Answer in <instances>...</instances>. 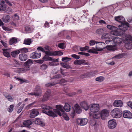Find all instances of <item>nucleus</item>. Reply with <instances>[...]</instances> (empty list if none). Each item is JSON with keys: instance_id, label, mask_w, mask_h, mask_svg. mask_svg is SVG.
Masks as SVG:
<instances>
[{"instance_id": "f257e3e1", "label": "nucleus", "mask_w": 132, "mask_h": 132, "mask_svg": "<svg viewBox=\"0 0 132 132\" xmlns=\"http://www.w3.org/2000/svg\"><path fill=\"white\" fill-rule=\"evenodd\" d=\"M42 107L43 109L42 111L43 112L50 117H52L53 118L57 117V116L56 114L61 116H62V114L61 112L63 114L64 112L63 107L61 105H56L55 106L56 109H53V111L51 110L52 109L51 107L45 105H42Z\"/></svg>"}, {"instance_id": "f03ea898", "label": "nucleus", "mask_w": 132, "mask_h": 132, "mask_svg": "<svg viewBox=\"0 0 132 132\" xmlns=\"http://www.w3.org/2000/svg\"><path fill=\"white\" fill-rule=\"evenodd\" d=\"M109 115V112L106 109L102 110L100 113H94L92 115V117L95 119H98L100 117L103 120H104Z\"/></svg>"}, {"instance_id": "7ed1b4c3", "label": "nucleus", "mask_w": 132, "mask_h": 132, "mask_svg": "<svg viewBox=\"0 0 132 132\" xmlns=\"http://www.w3.org/2000/svg\"><path fill=\"white\" fill-rule=\"evenodd\" d=\"M124 42L125 43V46L127 49L130 50L132 48V37L131 36L127 35Z\"/></svg>"}, {"instance_id": "20e7f679", "label": "nucleus", "mask_w": 132, "mask_h": 132, "mask_svg": "<svg viewBox=\"0 0 132 132\" xmlns=\"http://www.w3.org/2000/svg\"><path fill=\"white\" fill-rule=\"evenodd\" d=\"M110 114L113 118H119L122 116V113L120 109L118 108H115L111 111Z\"/></svg>"}, {"instance_id": "39448f33", "label": "nucleus", "mask_w": 132, "mask_h": 132, "mask_svg": "<svg viewBox=\"0 0 132 132\" xmlns=\"http://www.w3.org/2000/svg\"><path fill=\"white\" fill-rule=\"evenodd\" d=\"M33 63L32 60L31 59H28L27 61L25 62L23 65L26 67H24L23 69V71H26L30 69V67L31 64Z\"/></svg>"}, {"instance_id": "423d86ee", "label": "nucleus", "mask_w": 132, "mask_h": 132, "mask_svg": "<svg viewBox=\"0 0 132 132\" xmlns=\"http://www.w3.org/2000/svg\"><path fill=\"white\" fill-rule=\"evenodd\" d=\"M119 29L125 32L129 27V24L127 22H125L120 25L118 26Z\"/></svg>"}, {"instance_id": "0eeeda50", "label": "nucleus", "mask_w": 132, "mask_h": 132, "mask_svg": "<svg viewBox=\"0 0 132 132\" xmlns=\"http://www.w3.org/2000/svg\"><path fill=\"white\" fill-rule=\"evenodd\" d=\"M96 48L98 51H101L105 48L106 47L104 43L97 42L96 44Z\"/></svg>"}, {"instance_id": "6e6552de", "label": "nucleus", "mask_w": 132, "mask_h": 132, "mask_svg": "<svg viewBox=\"0 0 132 132\" xmlns=\"http://www.w3.org/2000/svg\"><path fill=\"white\" fill-rule=\"evenodd\" d=\"M90 110L91 112L95 113L97 112L99 110V105L98 104H91Z\"/></svg>"}, {"instance_id": "1a4fd4ad", "label": "nucleus", "mask_w": 132, "mask_h": 132, "mask_svg": "<svg viewBox=\"0 0 132 132\" xmlns=\"http://www.w3.org/2000/svg\"><path fill=\"white\" fill-rule=\"evenodd\" d=\"M51 92L50 91H47L45 93L43 97L40 99V101L43 102L47 101L48 100L51 96Z\"/></svg>"}, {"instance_id": "9d476101", "label": "nucleus", "mask_w": 132, "mask_h": 132, "mask_svg": "<svg viewBox=\"0 0 132 132\" xmlns=\"http://www.w3.org/2000/svg\"><path fill=\"white\" fill-rule=\"evenodd\" d=\"M77 122L78 125L81 126H84L87 123L88 120L86 118H78L77 119Z\"/></svg>"}, {"instance_id": "9b49d317", "label": "nucleus", "mask_w": 132, "mask_h": 132, "mask_svg": "<svg viewBox=\"0 0 132 132\" xmlns=\"http://www.w3.org/2000/svg\"><path fill=\"white\" fill-rule=\"evenodd\" d=\"M114 19L115 21L121 24L126 22L125 18L122 15H119L115 16Z\"/></svg>"}, {"instance_id": "f8f14e48", "label": "nucleus", "mask_w": 132, "mask_h": 132, "mask_svg": "<svg viewBox=\"0 0 132 132\" xmlns=\"http://www.w3.org/2000/svg\"><path fill=\"white\" fill-rule=\"evenodd\" d=\"M116 120L114 119L110 120L108 122V127L110 128H114L116 126Z\"/></svg>"}, {"instance_id": "ddd939ff", "label": "nucleus", "mask_w": 132, "mask_h": 132, "mask_svg": "<svg viewBox=\"0 0 132 132\" xmlns=\"http://www.w3.org/2000/svg\"><path fill=\"white\" fill-rule=\"evenodd\" d=\"M39 114V112L37 109H34L31 110L30 114V117L31 118H34Z\"/></svg>"}, {"instance_id": "4468645a", "label": "nucleus", "mask_w": 132, "mask_h": 132, "mask_svg": "<svg viewBox=\"0 0 132 132\" xmlns=\"http://www.w3.org/2000/svg\"><path fill=\"white\" fill-rule=\"evenodd\" d=\"M123 116L124 118L130 119L132 118V114L128 111H123Z\"/></svg>"}, {"instance_id": "2eb2a0df", "label": "nucleus", "mask_w": 132, "mask_h": 132, "mask_svg": "<svg viewBox=\"0 0 132 132\" xmlns=\"http://www.w3.org/2000/svg\"><path fill=\"white\" fill-rule=\"evenodd\" d=\"M114 106L116 107H121L123 106V103L121 100H115L113 104Z\"/></svg>"}, {"instance_id": "dca6fc26", "label": "nucleus", "mask_w": 132, "mask_h": 132, "mask_svg": "<svg viewBox=\"0 0 132 132\" xmlns=\"http://www.w3.org/2000/svg\"><path fill=\"white\" fill-rule=\"evenodd\" d=\"M34 91L36 96H38L41 95V90L39 87H38V86H36Z\"/></svg>"}, {"instance_id": "f3484780", "label": "nucleus", "mask_w": 132, "mask_h": 132, "mask_svg": "<svg viewBox=\"0 0 132 132\" xmlns=\"http://www.w3.org/2000/svg\"><path fill=\"white\" fill-rule=\"evenodd\" d=\"M35 123L37 125H40L42 127L44 126H45V123L43 122L42 120L39 118H36L35 121Z\"/></svg>"}, {"instance_id": "a211bd4d", "label": "nucleus", "mask_w": 132, "mask_h": 132, "mask_svg": "<svg viewBox=\"0 0 132 132\" xmlns=\"http://www.w3.org/2000/svg\"><path fill=\"white\" fill-rule=\"evenodd\" d=\"M27 55L24 53L20 54L19 56V59L22 61H26L27 59Z\"/></svg>"}, {"instance_id": "6ab92c4d", "label": "nucleus", "mask_w": 132, "mask_h": 132, "mask_svg": "<svg viewBox=\"0 0 132 132\" xmlns=\"http://www.w3.org/2000/svg\"><path fill=\"white\" fill-rule=\"evenodd\" d=\"M80 105L82 108L86 111L89 108V106L87 103L85 101H83L80 103Z\"/></svg>"}, {"instance_id": "aec40b11", "label": "nucleus", "mask_w": 132, "mask_h": 132, "mask_svg": "<svg viewBox=\"0 0 132 132\" xmlns=\"http://www.w3.org/2000/svg\"><path fill=\"white\" fill-rule=\"evenodd\" d=\"M10 49L3 48L2 49L3 51V53L4 55L7 57H9L11 56V55L9 51Z\"/></svg>"}, {"instance_id": "412c9836", "label": "nucleus", "mask_w": 132, "mask_h": 132, "mask_svg": "<svg viewBox=\"0 0 132 132\" xmlns=\"http://www.w3.org/2000/svg\"><path fill=\"white\" fill-rule=\"evenodd\" d=\"M122 39L117 37H114L113 39L114 43L117 45H120L122 43Z\"/></svg>"}, {"instance_id": "4be33fe9", "label": "nucleus", "mask_w": 132, "mask_h": 132, "mask_svg": "<svg viewBox=\"0 0 132 132\" xmlns=\"http://www.w3.org/2000/svg\"><path fill=\"white\" fill-rule=\"evenodd\" d=\"M107 27L109 29L112 30V31L117 33L118 31V28L113 26L108 25L107 26Z\"/></svg>"}, {"instance_id": "5701e85b", "label": "nucleus", "mask_w": 132, "mask_h": 132, "mask_svg": "<svg viewBox=\"0 0 132 132\" xmlns=\"http://www.w3.org/2000/svg\"><path fill=\"white\" fill-rule=\"evenodd\" d=\"M5 1H2L0 3V11H3L6 10L7 5L5 4Z\"/></svg>"}, {"instance_id": "b1692460", "label": "nucleus", "mask_w": 132, "mask_h": 132, "mask_svg": "<svg viewBox=\"0 0 132 132\" xmlns=\"http://www.w3.org/2000/svg\"><path fill=\"white\" fill-rule=\"evenodd\" d=\"M85 60L84 59L76 60H75L73 63L74 64L76 65H80L81 64L85 63Z\"/></svg>"}, {"instance_id": "393cba45", "label": "nucleus", "mask_w": 132, "mask_h": 132, "mask_svg": "<svg viewBox=\"0 0 132 132\" xmlns=\"http://www.w3.org/2000/svg\"><path fill=\"white\" fill-rule=\"evenodd\" d=\"M106 48L108 50L112 51H115L117 50L116 47L114 45H108L106 46Z\"/></svg>"}, {"instance_id": "a878e982", "label": "nucleus", "mask_w": 132, "mask_h": 132, "mask_svg": "<svg viewBox=\"0 0 132 132\" xmlns=\"http://www.w3.org/2000/svg\"><path fill=\"white\" fill-rule=\"evenodd\" d=\"M2 19L4 22L7 23L10 21V17L9 15H7L5 16H3Z\"/></svg>"}, {"instance_id": "bb28decb", "label": "nucleus", "mask_w": 132, "mask_h": 132, "mask_svg": "<svg viewBox=\"0 0 132 132\" xmlns=\"http://www.w3.org/2000/svg\"><path fill=\"white\" fill-rule=\"evenodd\" d=\"M74 107L75 109L76 112L77 114L80 113L82 111L80 106L77 104L75 105Z\"/></svg>"}, {"instance_id": "cd10ccee", "label": "nucleus", "mask_w": 132, "mask_h": 132, "mask_svg": "<svg viewBox=\"0 0 132 132\" xmlns=\"http://www.w3.org/2000/svg\"><path fill=\"white\" fill-rule=\"evenodd\" d=\"M70 105L67 103H65V105L63 107V110L67 112L70 111L71 109Z\"/></svg>"}, {"instance_id": "c85d7f7f", "label": "nucleus", "mask_w": 132, "mask_h": 132, "mask_svg": "<svg viewBox=\"0 0 132 132\" xmlns=\"http://www.w3.org/2000/svg\"><path fill=\"white\" fill-rule=\"evenodd\" d=\"M32 123V122L31 121L28 120L24 121L23 123V125L25 126L28 127L31 125Z\"/></svg>"}, {"instance_id": "c756f323", "label": "nucleus", "mask_w": 132, "mask_h": 132, "mask_svg": "<svg viewBox=\"0 0 132 132\" xmlns=\"http://www.w3.org/2000/svg\"><path fill=\"white\" fill-rule=\"evenodd\" d=\"M90 72H88L82 74L80 75V77L82 79L87 78L90 76Z\"/></svg>"}, {"instance_id": "7c9ffc66", "label": "nucleus", "mask_w": 132, "mask_h": 132, "mask_svg": "<svg viewBox=\"0 0 132 132\" xmlns=\"http://www.w3.org/2000/svg\"><path fill=\"white\" fill-rule=\"evenodd\" d=\"M101 37L103 39H110L111 37V36L108 34H104L102 35Z\"/></svg>"}, {"instance_id": "2f4dec72", "label": "nucleus", "mask_w": 132, "mask_h": 132, "mask_svg": "<svg viewBox=\"0 0 132 132\" xmlns=\"http://www.w3.org/2000/svg\"><path fill=\"white\" fill-rule=\"evenodd\" d=\"M97 51V49L96 48L95 49L94 47H93L92 49H90L88 50L87 51L89 53L97 54L98 53Z\"/></svg>"}, {"instance_id": "473e14b6", "label": "nucleus", "mask_w": 132, "mask_h": 132, "mask_svg": "<svg viewBox=\"0 0 132 132\" xmlns=\"http://www.w3.org/2000/svg\"><path fill=\"white\" fill-rule=\"evenodd\" d=\"M20 52L19 50H16L13 51L11 52V55L13 57H15L16 56L18 55Z\"/></svg>"}, {"instance_id": "72a5a7b5", "label": "nucleus", "mask_w": 132, "mask_h": 132, "mask_svg": "<svg viewBox=\"0 0 132 132\" xmlns=\"http://www.w3.org/2000/svg\"><path fill=\"white\" fill-rule=\"evenodd\" d=\"M104 32V30L102 28H99L97 29L96 31V33L98 35H100L102 34Z\"/></svg>"}, {"instance_id": "f704fd0d", "label": "nucleus", "mask_w": 132, "mask_h": 132, "mask_svg": "<svg viewBox=\"0 0 132 132\" xmlns=\"http://www.w3.org/2000/svg\"><path fill=\"white\" fill-rule=\"evenodd\" d=\"M60 64L63 67L67 69L70 68H71L70 66L65 63L61 62L60 63Z\"/></svg>"}, {"instance_id": "c9c22d12", "label": "nucleus", "mask_w": 132, "mask_h": 132, "mask_svg": "<svg viewBox=\"0 0 132 132\" xmlns=\"http://www.w3.org/2000/svg\"><path fill=\"white\" fill-rule=\"evenodd\" d=\"M16 78V79L20 81V84H22L23 82H28L29 81L26 79H20L19 78H16Z\"/></svg>"}, {"instance_id": "e433bc0d", "label": "nucleus", "mask_w": 132, "mask_h": 132, "mask_svg": "<svg viewBox=\"0 0 132 132\" xmlns=\"http://www.w3.org/2000/svg\"><path fill=\"white\" fill-rule=\"evenodd\" d=\"M31 43V40L30 39H25L24 43L26 45H29Z\"/></svg>"}, {"instance_id": "4c0bfd02", "label": "nucleus", "mask_w": 132, "mask_h": 132, "mask_svg": "<svg viewBox=\"0 0 132 132\" xmlns=\"http://www.w3.org/2000/svg\"><path fill=\"white\" fill-rule=\"evenodd\" d=\"M63 53V52L59 51H55L54 52V56H61L62 55Z\"/></svg>"}, {"instance_id": "58836bf2", "label": "nucleus", "mask_w": 132, "mask_h": 132, "mask_svg": "<svg viewBox=\"0 0 132 132\" xmlns=\"http://www.w3.org/2000/svg\"><path fill=\"white\" fill-rule=\"evenodd\" d=\"M13 64L14 66L16 67H18L20 65V64L15 59L14 60Z\"/></svg>"}, {"instance_id": "ea45409f", "label": "nucleus", "mask_w": 132, "mask_h": 132, "mask_svg": "<svg viewBox=\"0 0 132 132\" xmlns=\"http://www.w3.org/2000/svg\"><path fill=\"white\" fill-rule=\"evenodd\" d=\"M71 59V58H68V57H65L62 58V61L65 62H67L69 61H70Z\"/></svg>"}, {"instance_id": "a19ab883", "label": "nucleus", "mask_w": 132, "mask_h": 132, "mask_svg": "<svg viewBox=\"0 0 132 132\" xmlns=\"http://www.w3.org/2000/svg\"><path fill=\"white\" fill-rule=\"evenodd\" d=\"M45 53L46 55L50 56H54V52H50V51H46Z\"/></svg>"}, {"instance_id": "79ce46f5", "label": "nucleus", "mask_w": 132, "mask_h": 132, "mask_svg": "<svg viewBox=\"0 0 132 132\" xmlns=\"http://www.w3.org/2000/svg\"><path fill=\"white\" fill-rule=\"evenodd\" d=\"M71 110H72V111L71 113H70V115L71 117L72 118H73L75 116V111L74 108L73 107H72Z\"/></svg>"}, {"instance_id": "37998d69", "label": "nucleus", "mask_w": 132, "mask_h": 132, "mask_svg": "<svg viewBox=\"0 0 132 132\" xmlns=\"http://www.w3.org/2000/svg\"><path fill=\"white\" fill-rule=\"evenodd\" d=\"M17 40L16 39L13 38L10 39L9 42V44L10 45H12L15 42H17Z\"/></svg>"}, {"instance_id": "c03bdc74", "label": "nucleus", "mask_w": 132, "mask_h": 132, "mask_svg": "<svg viewBox=\"0 0 132 132\" xmlns=\"http://www.w3.org/2000/svg\"><path fill=\"white\" fill-rule=\"evenodd\" d=\"M36 103L35 102H34L28 105H27L25 108V109L26 110H28V109H29L33 105H34Z\"/></svg>"}, {"instance_id": "a18cd8bd", "label": "nucleus", "mask_w": 132, "mask_h": 132, "mask_svg": "<svg viewBox=\"0 0 132 132\" xmlns=\"http://www.w3.org/2000/svg\"><path fill=\"white\" fill-rule=\"evenodd\" d=\"M104 79V78L103 77L100 76L96 78L95 80L97 81H102Z\"/></svg>"}, {"instance_id": "49530a36", "label": "nucleus", "mask_w": 132, "mask_h": 132, "mask_svg": "<svg viewBox=\"0 0 132 132\" xmlns=\"http://www.w3.org/2000/svg\"><path fill=\"white\" fill-rule=\"evenodd\" d=\"M67 82V80L64 79H62L60 82V84L62 85H64Z\"/></svg>"}, {"instance_id": "de8ad7c7", "label": "nucleus", "mask_w": 132, "mask_h": 132, "mask_svg": "<svg viewBox=\"0 0 132 132\" xmlns=\"http://www.w3.org/2000/svg\"><path fill=\"white\" fill-rule=\"evenodd\" d=\"M65 43H60L58 45V46L59 48L63 49L64 48Z\"/></svg>"}, {"instance_id": "09e8293b", "label": "nucleus", "mask_w": 132, "mask_h": 132, "mask_svg": "<svg viewBox=\"0 0 132 132\" xmlns=\"http://www.w3.org/2000/svg\"><path fill=\"white\" fill-rule=\"evenodd\" d=\"M97 43V42H96L94 40H91L89 42V44L91 46H93L95 44Z\"/></svg>"}, {"instance_id": "8fccbe9b", "label": "nucleus", "mask_w": 132, "mask_h": 132, "mask_svg": "<svg viewBox=\"0 0 132 132\" xmlns=\"http://www.w3.org/2000/svg\"><path fill=\"white\" fill-rule=\"evenodd\" d=\"M36 52H35L32 53L30 55V58L32 59L36 58Z\"/></svg>"}, {"instance_id": "3c124183", "label": "nucleus", "mask_w": 132, "mask_h": 132, "mask_svg": "<svg viewBox=\"0 0 132 132\" xmlns=\"http://www.w3.org/2000/svg\"><path fill=\"white\" fill-rule=\"evenodd\" d=\"M47 67L46 65L43 64L40 66V68L41 69L45 70L47 68Z\"/></svg>"}, {"instance_id": "603ef678", "label": "nucleus", "mask_w": 132, "mask_h": 132, "mask_svg": "<svg viewBox=\"0 0 132 132\" xmlns=\"http://www.w3.org/2000/svg\"><path fill=\"white\" fill-rule=\"evenodd\" d=\"M10 102H12L13 101V98L10 95L7 96L6 98Z\"/></svg>"}, {"instance_id": "864d4df0", "label": "nucleus", "mask_w": 132, "mask_h": 132, "mask_svg": "<svg viewBox=\"0 0 132 132\" xmlns=\"http://www.w3.org/2000/svg\"><path fill=\"white\" fill-rule=\"evenodd\" d=\"M25 31L28 32L29 33L30 32L31 29L29 26H26L25 27Z\"/></svg>"}, {"instance_id": "5fc2aeb1", "label": "nucleus", "mask_w": 132, "mask_h": 132, "mask_svg": "<svg viewBox=\"0 0 132 132\" xmlns=\"http://www.w3.org/2000/svg\"><path fill=\"white\" fill-rule=\"evenodd\" d=\"M20 51L24 53H26L28 52V49L25 48H23L20 49Z\"/></svg>"}, {"instance_id": "6e6d98bb", "label": "nucleus", "mask_w": 132, "mask_h": 132, "mask_svg": "<svg viewBox=\"0 0 132 132\" xmlns=\"http://www.w3.org/2000/svg\"><path fill=\"white\" fill-rule=\"evenodd\" d=\"M55 84L54 82H49L46 84V86L47 87H50L51 86H53L55 85Z\"/></svg>"}, {"instance_id": "4d7b16f0", "label": "nucleus", "mask_w": 132, "mask_h": 132, "mask_svg": "<svg viewBox=\"0 0 132 132\" xmlns=\"http://www.w3.org/2000/svg\"><path fill=\"white\" fill-rule=\"evenodd\" d=\"M34 61L37 63L39 64H42L44 62V60H34Z\"/></svg>"}, {"instance_id": "13d9d810", "label": "nucleus", "mask_w": 132, "mask_h": 132, "mask_svg": "<svg viewBox=\"0 0 132 132\" xmlns=\"http://www.w3.org/2000/svg\"><path fill=\"white\" fill-rule=\"evenodd\" d=\"M12 18H13V19L14 20H18L19 19V16L16 14H14V16L12 17Z\"/></svg>"}, {"instance_id": "bf43d9fd", "label": "nucleus", "mask_w": 132, "mask_h": 132, "mask_svg": "<svg viewBox=\"0 0 132 132\" xmlns=\"http://www.w3.org/2000/svg\"><path fill=\"white\" fill-rule=\"evenodd\" d=\"M37 50L39 51H40L44 53H45L46 52L44 49L40 46L38 47L37 48Z\"/></svg>"}, {"instance_id": "052dcab7", "label": "nucleus", "mask_w": 132, "mask_h": 132, "mask_svg": "<svg viewBox=\"0 0 132 132\" xmlns=\"http://www.w3.org/2000/svg\"><path fill=\"white\" fill-rule=\"evenodd\" d=\"M71 57L76 59H78L80 58V56L76 54H72Z\"/></svg>"}, {"instance_id": "680f3d73", "label": "nucleus", "mask_w": 132, "mask_h": 132, "mask_svg": "<svg viewBox=\"0 0 132 132\" xmlns=\"http://www.w3.org/2000/svg\"><path fill=\"white\" fill-rule=\"evenodd\" d=\"M14 106L13 105H11L10 106V108H9V112H12Z\"/></svg>"}, {"instance_id": "e2e57ef3", "label": "nucleus", "mask_w": 132, "mask_h": 132, "mask_svg": "<svg viewBox=\"0 0 132 132\" xmlns=\"http://www.w3.org/2000/svg\"><path fill=\"white\" fill-rule=\"evenodd\" d=\"M79 47L77 46H75L73 47V49L74 51L77 52L79 51Z\"/></svg>"}, {"instance_id": "0e129e2a", "label": "nucleus", "mask_w": 132, "mask_h": 132, "mask_svg": "<svg viewBox=\"0 0 132 132\" xmlns=\"http://www.w3.org/2000/svg\"><path fill=\"white\" fill-rule=\"evenodd\" d=\"M92 122H90V125L91 126H94L96 125V121L94 119H93L92 121Z\"/></svg>"}, {"instance_id": "69168bd1", "label": "nucleus", "mask_w": 132, "mask_h": 132, "mask_svg": "<svg viewBox=\"0 0 132 132\" xmlns=\"http://www.w3.org/2000/svg\"><path fill=\"white\" fill-rule=\"evenodd\" d=\"M123 56L122 54H119L116 55L114 57L116 58L119 59L122 57Z\"/></svg>"}, {"instance_id": "338daca9", "label": "nucleus", "mask_w": 132, "mask_h": 132, "mask_svg": "<svg viewBox=\"0 0 132 132\" xmlns=\"http://www.w3.org/2000/svg\"><path fill=\"white\" fill-rule=\"evenodd\" d=\"M49 56L47 55H45L43 58V59L44 60V61H48Z\"/></svg>"}, {"instance_id": "774afa93", "label": "nucleus", "mask_w": 132, "mask_h": 132, "mask_svg": "<svg viewBox=\"0 0 132 132\" xmlns=\"http://www.w3.org/2000/svg\"><path fill=\"white\" fill-rule=\"evenodd\" d=\"M127 104L132 109V102L130 101H129L127 103Z\"/></svg>"}]
</instances>
